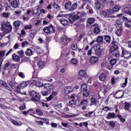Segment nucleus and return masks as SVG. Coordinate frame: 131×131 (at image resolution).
<instances>
[{
  "mask_svg": "<svg viewBox=\"0 0 131 131\" xmlns=\"http://www.w3.org/2000/svg\"><path fill=\"white\" fill-rule=\"evenodd\" d=\"M12 29H13V28L12 27V25L10 24V23H4L1 25V30L3 31V34H0V35L1 36H5L6 34L10 33L12 31Z\"/></svg>",
  "mask_w": 131,
  "mask_h": 131,
  "instance_id": "1",
  "label": "nucleus"
},
{
  "mask_svg": "<svg viewBox=\"0 0 131 131\" xmlns=\"http://www.w3.org/2000/svg\"><path fill=\"white\" fill-rule=\"evenodd\" d=\"M80 90L83 91V96L88 98L90 96V90H88V85L83 83L81 85Z\"/></svg>",
  "mask_w": 131,
  "mask_h": 131,
  "instance_id": "2",
  "label": "nucleus"
},
{
  "mask_svg": "<svg viewBox=\"0 0 131 131\" xmlns=\"http://www.w3.org/2000/svg\"><path fill=\"white\" fill-rule=\"evenodd\" d=\"M30 96L32 97L31 100L32 101H34V102H37L39 101L40 99V95H39V93H37L35 91H31L30 93Z\"/></svg>",
  "mask_w": 131,
  "mask_h": 131,
  "instance_id": "3",
  "label": "nucleus"
},
{
  "mask_svg": "<svg viewBox=\"0 0 131 131\" xmlns=\"http://www.w3.org/2000/svg\"><path fill=\"white\" fill-rule=\"evenodd\" d=\"M85 15V13H81L80 12H77L73 16V20L71 21V19H70L71 23H74V21L79 19V18H81V17H83Z\"/></svg>",
  "mask_w": 131,
  "mask_h": 131,
  "instance_id": "4",
  "label": "nucleus"
},
{
  "mask_svg": "<svg viewBox=\"0 0 131 131\" xmlns=\"http://www.w3.org/2000/svg\"><path fill=\"white\" fill-rule=\"evenodd\" d=\"M124 96V92L123 90H118L114 94V96L116 99H122Z\"/></svg>",
  "mask_w": 131,
  "mask_h": 131,
  "instance_id": "5",
  "label": "nucleus"
},
{
  "mask_svg": "<svg viewBox=\"0 0 131 131\" xmlns=\"http://www.w3.org/2000/svg\"><path fill=\"white\" fill-rule=\"evenodd\" d=\"M92 27H93V33L95 34V35H98L99 33H100V25H99L98 24H95L92 25Z\"/></svg>",
  "mask_w": 131,
  "mask_h": 131,
  "instance_id": "6",
  "label": "nucleus"
},
{
  "mask_svg": "<svg viewBox=\"0 0 131 131\" xmlns=\"http://www.w3.org/2000/svg\"><path fill=\"white\" fill-rule=\"evenodd\" d=\"M94 51L97 56H100L102 52L101 51V46L99 44H96L94 46Z\"/></svg>",
  "mask_w": 131,
  "mask_h": 131,
  "instance_id": "7",
  "label": "nucleus"
},
{
  "mask_svg": "<svg viewBox=\"0 0 131 131\" xmlns=\"http://www.w3.org/2000/svg\"><path fill=\"white\" fill-rule=\"evenodd\" d=\"M91 105L94 106H99L100 105V101H99V99H97V98L92 97L91 98Z\"/></svg>",
  "mask_w": 131,
  "mask_h": 131,
  "instance_id": "8",
  "label": "nucleus"
},
{
  "mask_svg": "<svg viewBox=\"0 0 131 131\" xmlns=\"http://www.w3.org/2000/svg\"><path fill=\"white\" fill-rule=\"evenodd\" d=\"M122 19L123 20H124V21H125V27H126L127 28H129L131 27V19H128L125 16H123Z\"/></svg>",
  "mask_w": 131,
  "mask_h": 131,
  "instance_id": "9",
  "label": "nucleus"
},
{
  "mask_svg": "<svg viewBox=\"0 0 131 131\" xmlns=\"http://www.w3.org/2000/svg\"><path fill=\"white\" fill-rule=\"evenodd\" d=\"M71 40V38H68L65 35H63L61 38V41L63 45H67V43L70 42Z\"/></svg>",
  "mask_w": 131,
  "mask_h": 131,
  "instance_id": "10",
  "label": "nucleus"
},
{
  "mask_svg": "<svg viewBox=\"0 0 131 131\" xmlns=\"http://www.w3.org/2000/svg\"><path fill=\"white\" fill-rule=\"evenodd\" d=\"M89 103V100L84 98L82 99L80 103V105L82 106V110H85L86 107H88V104Z\"/></svg>",
  "mask_w": 131,
  "mask_h": 131,
  "instance_id": "11",
  "label": "nucleus"
},
{
  "mask_svg": "<svg viewBox=\"0 0 131 131\" xmlns=\"http://www.w3.org/2000/svg\"><path fill=\"white\" fill-rule=\"evenodd\" d=\"M76 105V100H75V96L71 95L70 100L69 101V106L70 107H74Z\"/></svg>",
  "mask_w": 131,
  "mask_h": 131,
  "instance_id": "12",
  "label": "nucleus"
},
{
  "mask_svg": "<svg viewBox=\"0 0 131 131\" xmlns=\"http://www.w3.org/2000/svg\"><path fill=\"white\" fill-rule=\"evenodd\" d=\"M118 43L115 42V41H113L111 48H110V51L111 52H115L117 49H118Z\"/></svg>",
  "mask_w": 131,
  "mask_h": 131,
  "instance_id": "13",
  "label": "nucleus"
},
{
  "mask_svg": "<svg viewBox=\"0 0 131 131\" xmlns=\"http://www.w3.org/2000/svg\"><path fill=\"white\" fill-rule=\"evenodd\" d=\"M98 61H99V58L97 56H92L90 59V62L92 65L97 64V63H98Z\"/></svg>",
  "mask_w": 131,
  "mask_h": 131,
  "instance_id": "14",
  "label": "nucleus"
},
{
  "mask_svg": "<svg viewBox=\"0 0 131 131\" xmlns=\"http://www.w3.org/2000/svg\"><path fill=\"white\" fill-rule=\"evenodd\" d=\"M99 79L100 81H105L107 79V74L105 73H101L99 75Z\"/></svg>",
  "mask_w": 131,
  "mask_h": 131,
  "instance_id": "15",
  "label": "nucleus"
},
{
  "mask_svg": "<svg viewBox=\"0 0 131 131\" xmlns=\"http://www.w3.org/2000/svg\"><path fill=\"white\" fill-rule=\"evenodd\" d=\"M64 93L66 95H68L69 94H71L72 92H73V88L71 87V86H67L64 89Z\"/></svg>",
  "mask_w": 131,
  "mask_h": 131,
  "instance_id": "16",
  "label": "nucleus"
},
{
  "mask_svg": "<svg viewBox=\"0 0 131 131\" xmlns=\"http://www.w3.org/2000/svg\"><path fill=\"white\" fill-rule=\"evenodd\" d=\"M122 56L124 57L125 59H128L131 56L130 53L128 51L123 50L122 52Z\"/></svg>",
  "mask_w": 131,
  "mask_h": 131,
  "instance_id": "17",
  "label": "nucleus"
},
{
  "mask_svg": "<svg viewBox=\"0 0 131 131\" xmlns=\"http://www.w3.org/2000/svg\"><path fill=\"white\" fill-rule=\"evenodd\" d=\"M11 6L12 8H14L16 9V8H18V6H20V3L19 2V0L16 1L14 0L11 3Z\"/></svg>",
  "mask_w": 131,
  "mask_h": 131,
  "instance_id": "18",
  "label": "nucleus"
},
{
  "mask_svg": "<svg viewBox=\"0 0 131 131\" xmlns=\"http://www.w3.org/2000/svg\"><path fill=\"white\" fill-rule=\"evenodd\" d=\"M104 40V37L103 36H99L96 39L97 42L100 43V45H105V41H103Z\"/></svg>",
  "mask_w": 131,
  "mask_h": 131,
  "instance_id": "19",
  "label": "nucleus"
},
{
  "mask_svg": "<svg viewBox=\"0 0 131 131\" xmlns=\"http://www.w3.org/2000/svg\"><path fill=\"white\" fill-rule=\"evenodd\" d=\"M123 33V28L120 27L117 29L116 31L115 34L117 36H121Z\"/></svg>",
  "mask_w": 131,
  "mask_h": 131,
  "instance_id": "20",
  "label": "nucleus"
},
{
  "mask_svg": "<svg viewBox=\"0 0 131 131\" xmlns=\"http://www.w3.org/2000/svg\"><path fill=\"white\" fill-rule=\"evenodd\" d=\"M30 83V81H23L20 84V89H25Z\"/></svg>",
  "mask_w": 131,
  "mask_h": 131,
  "instance_id": "21",
  "label": "nucleus"
},
{
  "mask_svg": "<svg viewBox=\"0 0 131 131\" xmlns=\"http://www.w3.org/2000/svg\"><path fill=\"white\" fill-rule=\"evenodd\" d=\"M43 85L44 88H45V89L48 91H50V90H53V89H54V86L50 83H45Z\"/></svg>",
  "mask_w": 131,
  "mask_h": 131,
  "instance_id": "22",
  "label": "nucleus"
},
{
  "mask_svg": "<svg viewBox=\"0 0 131 131\" xmlns=\"http://www.w3.org/2000/svg\"><path fill=\"white\" fill-rule=\"evenodd\" d=\"M79 75L81 77H86L88 75L86 74V71L84 70H81L79 72Z\"/></svg>",
  "mask_w": 131,
  "mask_h": 131,
  "instance_id": "23",
  "label": "nucleus"
},
{
  "mask_svg": "<svg viewBox=\"0 0 131 131\" xmlns=\"http://www.w3.org/2000/svg\"><path fill=\"white\" fill-rule=\"evenodd\" d=\"M82 3H83L80 8V9L81 10H83V9H84V6H85V5H86V6L89 5V4L91 3V2L90 1V0H83Z\"/></svg>",
  "mask_w": 131,
  "mask_h": 131,
  "instance_id": "24",
  "label": "nucleus"
},
{
  "mask_svg": "<svg viewBox=\"0 0 131 131\" xmlns=\"http://www.w3.org/2000/svg\"><path fill=\"white\" fill-rule=\"evenodd\" d=\"M130 108V103L125 101L124 103V109L125 111H129Z\"/></svg>",
  "mask_w": 131,
  "mask_h": 131,
  "instance_id": "25",
  "label": "nucleus"
},
{
  "mask_svg": "<svg viewBox=\"0 0 131 131\" xmlns=\"http://www.w3.org/2000/svg\"><path fill=\"white\" fill-rule=\"evenodd\" d=\"M106 118L107 119H111V118H116V114L114 113H110L108 114Z\"/></svg>",
  "mask_w": 131,
  "mask_h": 131,
  "instance_id": "26",
  "label": "nucleus"
},
{
  "mask_svg": "<svg viewBox=\"0 0 131 131\" xmlns=\"http://www.w3.org/2000/svg\"><path fill=\"white\" fill-rule=\"evenodd\" d=\"M37 64L38 67H40V68H43L46 66V62L42 60H39Z\"/></svg>",
  "mask_w": 131,
  "mask_h": 131,
  "instance_id": "27",
  "label": "nucleus"
},
{
  "mask_svg": "<svg viewBox=\"0 0 131 131\" xmlns=\"http://www.w3.org/2000/svg\"><path fill=\"white\" fill-rule=\"evenodd\" d=\"M95 21H96V19L94 18L90 17L88 19L87 23L89 25H92V24H94V23H95Z\"/></svg>",
  "mask_w": 131,
  "mask_h": 131,
  "instance_id": "28",
  "label": "nucleus"
},
{
  "mask_svg": "<svg viewBox=\"0 0 131 131\" xmlns=\"http://www.w3.org/2000/svg\"><path fill=\"white\" fill-rule=\"evenodd\" d=\"M12 56L13 60H14L16 62H19V61H20V57L16 55V54L15 53L12 54Z\"/></svg>",
  "mask_w": 131,
  "mask_h": 131,
  "instance_id": "29",
  "label": "nucleus"
},
{
  "mask_svg": "<svg viewBox=\"0 0 131 131\" xmlns=\"http://www.w3.org/2000/svg\"><path fill=\"white\" fill-rule=\"evenodd\" d=\"M6 52H7V51H6V50L0 51V61H1V63H2V60H3V61H4V59H3V58H4V57H5V55H6Z\"/></svg>",
  "mask_w": 131,
  "mask_h": 131,
  "instance_id": "30",
  "label": "nucleus"
},
{
  "mask_svg": "<svg viewBox=\"0 0 131 131\" xmlns=\"http://www.w3.org/2000/svg\"><path fill=\"white\" fill-rule=\"evenodd\" d=\"M123 12L125 13V14H127V15H129V16H131V9L128 8L127 7H126L123 10Z\"/></svg>",
  "mask_w": 131,
  "mask_h": 131,
  "instance_id": "31",
  "label": "nucleus"
},
{
  "mask_svg": "<svg viewBox=\"0 0 131 131\" xmlns=\"http://www.w3.org/2000/svg\"><path fill=\"white\" fill-rule=\"evenodd\" d=\"M72 3L70 2H67L64 4V8L66 10H71Z\"/></svg>",
  "mask_w": 131,
  "mask_h": 131,
  "instance_id": "32",
  "label": "nucleus"
},
{
  "mask_svg": "<svg viewBox=\"0 0 131 131\" xmlns=\"http://www.w3.org/2000/svg\"><path fill=\"white\" fill-rule=\"evenodd\" d=\"M13 25L15 27H20L22 25V21L19 20H16L14 21Z\"/></svg>",
  "mask_w": 131,
  "mask_h": 131,
  "instance_id": "33",
  "label": "nucleus"
},
{
  "mask_svg": "<svg viewBox=\"0 0 131 131\" xmlns=\"http://www.w3.org/2000/svg\"><path fill=\"white\" fill-rule=\"evenodd\" d=\"M57 92H53L52 94L50 95L49 97L47 98V101H51V100H52V99H53V98H54L55 96H57Z\"/></svg>",
  "mask_w": 131,
  "mask_h": 131,
  "instance_id": "34",
  "label": "nucleus"
},
{
  "mask_svg": "<svg viewBox=\"0 0 131 131\" xmlns=\"http://www.w3.org/2000/svg\"><path fill=\"white\" fill-rule=\"evenodd\" d=\"M104 40H105L107 43H110V42H111V36L109 35H105Z\"/></svg>",
  "mask_w": 131,
  "mask_h": 131,
  "instance_id": "35",
  "label": "nucleus"
},
{
  "mask_svg": "<svg viewBox=\"0 0 131 131\" xmlns=\"http://www.w3.org/2000/svg\"><path fill=\"white\" fill-rule=\"evenodd\" d=\"M25 54L27 55V56H32V55L33 54V51L32 50L29 48L26 51Z\"/></svg>",
  "mask_w": 131,
  "mask_h": 131,
  "instance_id": "36",
  "label": "nucleus"
},
{
  "mask_svg": "<svg viewBox=\"0 0 131 131\" xmlns=\"http://www.w3.org/2000/svg\"><path fill=\"white\" fill-rule=\"evenodd\" d=\"M115 25L116 27H122V22L119 20H116Z\"/></svg>",
  "mask_w": 131,
  "mask_h": 131,
  "instance_id": "37",
  "label": "nucleus"
},
{
  "mask_svg": "<svg viewBox=\"0 0 131 131\" xmlns=\"http://www.w3.org/2000/svg\"><path fill=\"white\" fill-rule=\"evenodd\" d=\"M94 8L96 9V10H100V9H101V3L98 1L96 2L95 3Z\"/></svg>",
  "mask_w": 131,
  "mask_h": 131,
  "instance_id": "38",
  "label": "nucleus"
},
{
  "mask_svg": "<svg viewBox=\"0 0 131 131\" xmlns=\"http://www.w3.org/2000/svg\"><path fill=\"white\" fill-rule=\"evenodd\" d=\"M10 121L11 122H12V123L14 124V125H15L16 126H21V125H22L21 123L18 122V121H15L13 119H11Z\"/></svg>",
  "mask_w": 131,
  "mask_h": 131,
  "instance_id": "39",
  "label": "nucleus"
},
{
  "mask_svg": "<svg viewBox=\"0 0 131 131\" xmlns=\"http://www.w3.org/2000/svg\"><path fill=\"white\" fill-rule=\"evenodd\" d=\"M60 23L62 24V25H63V26H66V25L68 24V20L64 18H61L60 19Z\"/></svg>",
  "mask_w": 131,
  "mask_h": 131,
  "instance_id": "40",
  "label": "nucleus"
},
{
  "mask_svg": "<svg viewBox=\"0 0 131 131\" xmlns=\"http://www.w3.org/2000/svg\"><path fill=\"white\" fill-rule=\"evenodd\" d=\"M77 9V3H74L73 5L71 4V9L70 11H74V10H76Z\"/></svg>",
  "mask_w": 131,
  "mask_h": 131,
  "instance_id": "41",
  "label": "nucleus"
},
{
  "mask_svg": "<svg viewBox=\"0 0 131 131\" xmlns=\"http://www.w3.org/2000/svg\"><path fill=\"white\" fill-rule=\"evenodd\" d=\"M117 117L118 118V119L120 120L121 122H122V123H124V122H125V119L123 116H121V115H118Z\"/></svg>",
  "mask_w": 131,
  "mask_h": 131,
  "instance_id": "42",
  "label": "nucleus"
},
{
  "mask_svg": "<svg viewBox=\"0 0 131 131\" xmlns=\"http://www.w3.org/2000/svg\"><path fill=\"white\" fill-rule=\"evenodd\" d=\"M43 32L45 33H46V34H49V33H50V32H51V30H50L49 27H45L43 29Z\"/></svg>",
  "mask_w": 131,
  "mask_h": 131,
  "instance_id": "43",
  "label": "nucleus"
},
{
  "mask_svg": "<svg viewBox=\"0 0 131 131\" xmlns=\"http://www.w3.org/2000/svg\"><path fill=\"white\" fill-rule=\"evenodd\" d=\"M50 32H53V33H55L56 31V27L55 26H53L52 25H50L49 26Z\"/></svg>",
  "mask_w": 131,
  "mask_h": 131,
  "instance_id": "44",
  "label": "nucleus"
},
{
  "mask_svg": "<svg viewBox=\"0 0 131 131\" xmlns=\"http://www.w3.org/2000/svg\"><path fill=\"white\" fill-rule=\"evenodd\" d=\"M53 7H54V9H56V10H61V7H60V6L59 5V4H58L57 3L54 2Z\"/></svg>",
  "mask_w": 131,
  "mask_h": 131,
  "instance_id": "45",
  "label": "nucleus"
},
{
  "mask_svg": "<svg viewBox=\"0 0 131 131\" xmlns=\"http://www.w3.org/2000/svg\"><path fill=\"white\" fill-rule=\"evenodd\" d=\"M32 15H37V14L38 13V10L37 9V7H34L32 8Z\"/></svg>",
  "mask_w": 131,
  "mask_h": 131,
  "instance_id": "46",
  "label": "nucleus"
},
{
  "mask_svg": "<svg viewBox=\"0 0 131 131\" xmlns=\"http://www.w3.org/2000/svg\"><path fill=\"white\" fill-rule=\"evenodd\" d=\"M36 48L37 49L36 51H37L38 54H39V55H41V54H43V53H45V51H43V50H41V49H40V48L38 46H36Z\"/></svg>",
  "mask_w": 131,
  "mask_h": 131,
  "instance_id": "47",
  "label": "nucleus"
},
{
  "mask_svg": "<svg viewBox=\"0 0 131 131\" xmlns=\"http://www.w3.org/2000/svg\"><path fill=\"white\" fill-rule=\"evenodd\" d=\"M36 86H38V88H40V86H43V84L42 82L40 81H36L35 82Z\"/></svg>",
  "mask_w": 131,
  "mask_h": 131,
  "instance_id": "48",
  "label": "nucleus"
},
{
  "mask_svg": "<svg viewBox=\"0 0 131 131\" xmlns=\"http://www.w3.org/2000/svg\"><path fill=\"white\" fill-rule=\"evenodd\" d=\"M113 10L114 12H119V10H120V6L118 5H116L115 7H113Z\"/></svg>",
  "mask_w": 131,
  "mask_h": 131,
  "instance_id": "49",
  "label": "nucleus"
},
{
  "mask_svg": "<svg viewBox=\"0 0 131 131\" xmlns=\"http://www.w3.org/2000/svg\"><path fill=\"white\" fill-rule=\"evenodd\" d=\"M10 66H11V63L10 62L7 63L5 64H4L3 68L4 71H6V70H7L8 68L10 67Z\"/></svg>",
  "mask_w": 131,
  "mask_h": 131,
  "instance_id": "50",
  "label": "nucleus"
},
{
  "mask_svg": "<svg viewBox=\"0 0 131 131\" xmlns=\"http://www.w3.org/2000/svg\"><path fill=\"white\" fill-rule=\"evenodd\" d=\"M102 90L104 93H108L109 91V87L107 85H103L102 87Z\"/></svg>",
  "mask_w": 131,
  "mask_h": 131,
  "instance_id": "51",
  "label": "nucleus"
},
{
  "mask_svg": "<svg viewBox=\"0 0 131 131\" xmlns=\"http://www.w3.org/2000/svg\"><path fill=\"white\" fill-rule=\"evenodd\" d=\"M71 49L73 51H76L77 50V44L73 43L71 45Z\"/></svg>",
  "mask_w": 131,
  "mask_h": 131,
  "instance_id": "52",
  "label": "nucleus"
},
{
  "mask_svg": "<svg viewBox=\"0 0 131 131\" xmlns=\"http://www.w3.org/2000/svg\"><path fill=\"white\" fill-rule=\"evenodd\" d=\"M8 83L9 85L11 86V88H14V86H15V82L13 80H8Z\"/></svg>",
  "mask_w": 131,
  "mask_h": 131,
  "instance_id": "53",
  "label": "nucleus"
},
{
  "mask_svg": "<svg viewBox=\"0 0 131 131\" xmlns=\"http://www.w3.org/2000/svg\"><path fill=\"white\" fill-rule=\"evenodd\" d=\"M128 78H127V77L125 78V81L121 85V88H125V86H126V84H127V80H128Z\"/></svg>",
  "mask_w": 131,
  "mask_h": 131,
  "instance_id": "54",
  "label": "nucleus"
},
{
  "mask_svg": "<svg viewBox=\"0 0 131 131\" xmlns=\"http://www.w3.org/2000/svg\"><path fill=\"white\" fill-rule=\"evenodd\" d=\"M100 15L102 18H105L107 16V13L104 11H102L100 12Z\"/></svg>",
  "mask_w": 131,
  "mask_h": 131,
  "instance_id": "55",
  "label": "nucleus"
},
{
  "mask_svg": "<svg viewBox=\"0 0 131 131\" xmlns=\"http://www.w3.org/2000/svg\"><path fill=\"white\" fill-rule=\"evenodd\" d=\"M77 59L76 58H72L71 60V62L72 63V64H73L74 65H76V64H77Z\"/></svg>",
  "mask_w": 131,
  "mask_h": 131,
  "instance_id": "56",
  "label": "nucleus"
},
{
  "mask_svg": "<svg viewBox=\"0 0 131 131\" xmlns=\"http://www.w3.org/2000/svg\"><path fill=\"white\" fill-rule=\"evenodd\" d=\"M14 91L16 92V93L19 94L21 90L20 89V87H19V86H16L14 87Z\"/></svg>",
  "mask_w": 131,
  "mask_h": 131,
  "instance_id": "57",
  "label": "nucleus"
},
{
  "mask_svg": "<svg viewBox=\"0 0 131 131\" xmlns=\"http://www.w3.org/2000/svg\"><path fill=\"white\" fill-rule=\"evenodd\" d=\"M36 112L37 113V114H38V115H40V116H41L42 115V114H43L42 113V112L41 111V110H40V109L38 108L36 110Z\"/></svg>",
  "mask_w": 131,
  "mask_h": 131,
  "instance_id": "58",
  "label": "nucleus"
},
{
  "mask_svg": "<svg viewBox=\"0 0 131 131\" xmlns=\"http://www.w3.org/2000/svg\"><path fill=\"white\" fill-rule=\"evenodd\" d=\"M116 59H112L110 61V64L111 65H115L116 64Z\"/></svg>",
  "mask_w": 131,
  "mask_h": 131,
  "instance_id": "59",
  "label": "nucleus"
},
{
  "mask_svg": "<svg viewBox=\"0 0 131 131\" xmlns=\"http://www.w3.org/2000/svg\"><path fill=\"white\" fill-rule=\"evenodd\" d=\"M18 74L19 77H21V78H25V74H24V73L20 72H18Z\"/></svg>",
  "mask_w": 131,
  "mask_h": 131,
  "instance_id": "60",
  "label": "nucleus"
},
{
  "mask_svg": "<svg viewBox=\"0 0 131 131\" xmlns=\"http://www.w3.org/2000/svg\"><path fill=\"white\" fill-rule=\"evenodd\" d=\"M29 45V43L27 41H25V42H23L21 43V47L23 48H25V46H28Z\"/></svg>",
  "mask_w": 131,
  "mask_h": 131,
  "instance_id": "61",
  "label": "nucleus"
},
{
  "mask_svg": "<svg viewBox=\"0 0 131 131\" xmlns=\"http://www.w3.org/2000/svg\"><path fill=\"white\" fill-rule=\"evenodd\" d=\"M17 54H18V55H20V57H24V51L23 50L18 51Z\"/></svg>",
  "mask_w": 131,
  "mask_h": 131,
  "instance_id": "62",
  "label": "nucleus"
},
{
  "mask_svg": "<svg viewBox=\"0 0 131 131\" xmlns=\"http://www.w3.org/2000/svg\"><path fill=\"white\" fill-rule=\"evenodd\" d=\"M107 13L108 15H112V14H113V13H115V12H114V11L113 10V9H110L107 10Z\"/></svg>",
  "mask_w": 131,
  "mask_h": 131,
  "instance_id": "63",
  "label": "nucleus"
},
{
  "mask_svg": "<svg viewBox=\"0 0 131 131\" xmlns=\"http://www.w3.org/2000/svg\"><path fill=\"white\" fill-rule=\"evenodd\" d=\"M110 125L111 127H115V123L113 121H111L110 122Z\"/></svg>",
  "mask_w": 131,
  "mask_h": 131,
  "instance_id": "64",
  "label": "nucleus"
}]
</instances>
